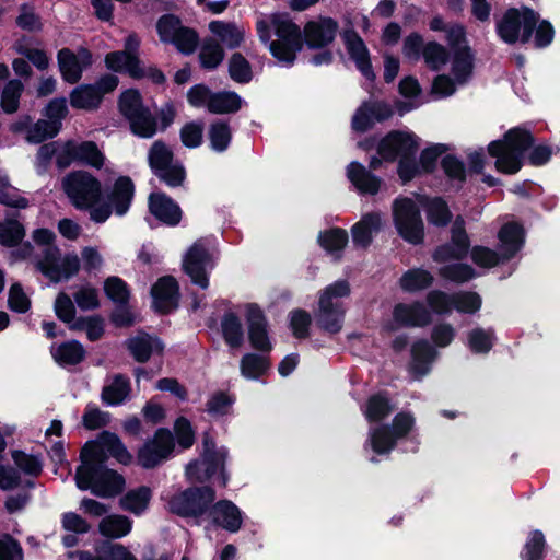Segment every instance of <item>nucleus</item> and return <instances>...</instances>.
<instances>
[{
    "label": "nucleus",
    "mask_w": 560,
    "mask_h": 560,
    "mask_svg": "<svg viewBox=\"0 0 560 560\" xmlns=\"http://www.w3.org/2000/svg\"><path fill=\"white\" fill-rule=\"evenodd\" d=\"M107 456L127 465L132 460L121 440L114 433L103 432L95 441L88 442L81 451V465L77 469L75 482L80 490H90L102 498H112L121 492L125 480L115 470L104 465Z\"/></svg>",
    "instance_id": "nucleus-1"
},
{
    "label": "nucleus",
    "mask_w": 560,
    "mask_h": 560,
    "mask_svg": "<svg viewBox=\"0 0 560 560\" xmlns=\"http://www.w3.org/2000/svg\"><path fill=\"white\" fill-rule=\"evenodd\" d=\"M256 33L271 55L285 66L294 62L303 47L301 30L287 13L259 14Z\"/></svg>",
    "instance_id": "nucleus-2"
},
{
    "label": "nucleus",
    "mask_w": 560,
    "mask_h": 560,
    "mask_svg": "<svg viewBox=\"0 0 560 560\" xmlns=\"http://www.w3.org/2000/svg\"><path fill=\"white\" fill-rule=\"evenodd\" d=\"M62 189L75 209L90 211L92 221L104 223L110 217V207L101 203L102 183L90 172L74 171L67 174L62 178Z\"/></svg>",
    "instance_id": "nucleus-3"
},
{
    "label": "nucleus",
    "mask_w": 560,
    "mask_h": 560,
    "mask_svg": "<svg viewBox=\"0 0 560 560\" xmlns=\"http://www.w3.org/2000/svg\"><path fill=\"white\" fill-rule=\"evenodd\" d=\"M420 145V139L408 130L392 131L377 145V156L370 160V167L377 170L382 161L398 160V175L404 182L419 175V166L413 156Z\"/></svg>",
    "instance_id": "nucleus-4"
},
{
    "label": "nucleus",
    "mask_w": 560,
    "mask_h": 560,
    "mask_svg": "<svg viewBox=\"0 0 560 560\" xmlns=\"http://www.w3.org/2000/svg\"><path fill=\"white\" fill-rule=\"evenodd\" d=\"M530 133L522 128L509 130L502 140L489 143L488 152L495 158L499 172L514 174L521 170L524 152L532 145Z\"/></svg>",
    "instance_id": "nucleus-5"
},
{
    "label": "nucleus",
    "mask_w": 560,
    "mask_h": 560,
    "mask_svg": "<svg viewBox=\"0 0 560 560\" xmlns=\"http://www.w3.org/2000/svg\"><path fill=\"white\" fill-rule=\"evenodd\" d=\"M229 452L225 447H215L213 440L203 438V452L199 459L190 462L186 466V477L189 481L201 482L210 478H217L222 487L228 482L224 464Z\"/></svg>",
    "instance_id": "nucleus-6"
},
{
    "label": "nucleus",
    "mask_w": 560,
    "mask_h": 560,
    "mask_svg": "<svg viewBox=\"0 0 560 560\" xmlns=\"http://www.w3.org/2000/svg\"><path fill=\"white\" fill-rule=\"evenodd\" d=\"M416 428V418L411 412H398L392 425H372L369 430L366 446L377 455L388 454L398 440L408 436Z\"/></svg>",
    "instance_id": "nucleus-7"
},
{
    "label": "nucleus",
    "mask_w": 560,
    "mask_h": 560,
    "mask_svg": "<svg viewBox=\"0 0 560 560\" xmlns=\"http://www.w3.org/2000/svg\"><path fill=\"white\" fill-rule=\"evenodd\" d=\"M537 22V14L528 8L510 9L497 22V32L508 44L526 43Z\"/></svg>",
    "instance_id": "nucleus-8"
},
{
    "label": "nucleus",
    "mask_w": 560,
    "mask_h": 560,
    "mask_svg": "<svg viewBox=\"0 0 560 560\" xmlns=\"http://www.w3.org/2000/svg\"><path fill=\"white\" fill-rule=\"evenodd\" d=\"M393 219L398 234L408 243L420 244L424 237V224L417 202L398 198L393 205Z\"/></svg>",
    "instance_id": "nucleus-9"
},
{
    "label": "nucleus",
    "mask_w": 560,
    "mask_h": 560,
    "mask_svg": "<svg viewBox=\"0 0 560 560\" xmlns=\"http://www.w3.org/2000/svg\"><path fill=\"white\" fill-rule=\"evenodd\" d=\"M119 109L129 120L135 135L151 138L156 131V122L152 114L143 107L140 94L135 90L125 91L119 98Z\"/></svg>",
    "instance_id": "nucleus-10"
},
{
    "label": "nucleus",
    "mask_w": 560,
    "mask_h": 560,
    "mask_svg": "<svg viewBox=\"0 0 560 560\" xmlns=\"http://www.w3.org/2000/svg\"><path fill=\"white\" fill-rule=\"evenodd\" d=\"M68 114L67 101L65 97L51 100L44 110L45 119H39L28 130L26 141L30 143H40L46 139L54 138L59 133L62 127V120Z\"/></svg>",
    "instance_id": "nucleus-11"
},
{
    "label": "nucleus",
    "mask_w": 560,
    "mask_h": 560,
    "mask_svg": "<svg viewBox=\"0 0 560 560\" xmlns=\"http://www.w3.org/2000/svg\"><path fill=\"white\" fill-rule=\"evenodd\" d=\"M175 439L168 429L161 428L139 448L138 463L143 468H154L173 456Z\"/></svg>",
    "instance_id": "nucleus-12"
},
{
    "label": "nucleus",
    "mask_w": 560,
    "mask_h": 560,
    "mask_svg": "<svg viewBox=\"0 0 560 560\" xmlns=\"http://www.w3.org/2000/svg\"><path fill=\"white\" fill-rule=\"evenodd\" d=\"M38 270L54 282L67 280L80 269V258L75 254L61 255L57 246L44 250V256L37 261Z\"/></svg>",
    "instance_id": "nucleus-13"
},
{
    "label": "nucleus",
    "mask_w": 560,
    "mask_h": 560,
    "mask_svg": "<svg viewBox=\"0 0 560 560\" xmlns=\"http://www.w3.org/2000/svg\"><path fill=\"white\" fill-rule=\"evenodd\" d=\"M215 493L209 487L190 488L175 494L168 501V509L180 516L197 517L209 510Z\"/></svg>",
    "instance_id": "nucleus-14"
},
{
    "label": "nucleus",
    "mask_w": 560,
    "mask_h": 560,
    "mask_svg": "<svg viewBox=\"0 0 560 560\" xmlns=\"http://www.w3.org/2000/svg\"><path fill=\"white\" fill-rule=\"evenodd\" d=\"M57 162L62 167L79 162L100 170L106 165V156L93 141H69L58 152Z\"/></svg>",
    "instance_id": "nucleus-15"
},
{
    "label": "nucleus",
    "mask_w": 560,
    "mask_h": 560,
    "mask_svg": "<svg viewBox=\"0 0 560 560\" xmlns=\"http://www.w3.org/2000/svg\"><path fill=\"white\" fill-rule=\"evenodd\" d=\"M183 268L195 284L208 288V275L213 268V250L205 242H196L186 253Z\"/></svg>",
    "instance_id": "nucleus-16"
},
{
    "label": "nucleus",
    "mask_w": 560,
    "mask_h": 560,
    "mask_svg": "<svg viewBox=\"0 0 560 560\" xmlns=\"http://www.w3.org/2000/svg\"><path fill=\"white\" fill-rule=\"evenodd\" d=\"M149 163L153 172L168 186H179L185 179V171L173 163L172 151L162 142H154L149 151Z\"/></svg>",
    "instance_id": "nucleus-17"
},
{
    "label": "nucleus",
    "mask_w": 560,
    "mask_h": 560,
    "mask_svg": "<svg viewBox=\"0 0 560 560\" xmlns=\"http://www.w3.org/2000/svg\"><path fill=\"white\" fill-rule=\"evenodd\" d=\"M139 45L138 36L130 34L125 40L122 51H113L105 56L106 67L115 72H126L132 78H142L145 72L137 55Z\"/></svg>",
    "instance_id": "nucleus-18"
},
{
    "label": "nucleus",
    "mask_w": 560,
    "mask_h": 560,
    "mask_svg": "<svg viewBox=\"0 0 560 560\" xmlns=\"http://www.w3.org/2000/svg\"><path fill=\"white\" fill-rule=\"evenodd\" d=\"M244 315L247 322L248 339L252 347L262 353L270 352L272 343L261 308L256 304H246L244 306Z\"/></svg>",
    "instance_id": "nucleus-19"
},
{
    "label": "nucleus",
    "mask_w": 560,
    "mask_h": 560,
    "mask_svg": "<svg viewBox=\"0 0 560 560\" xmlns=\"http://www.w3.org/2000/svg\"><path fill=\"white\" fill-rule=\"evenodd\" d=\"M469 248V238L464 229V222L457 219L452 226V240L450 244L438 247L433 254V260L446 265L452 260L463 259Z\"/></svg>",
    "instance_id": "nucleus-20"
},
{
    "label": "nucleus",
    "mask_w": 560,
    "mask_h": 560,
    "mask_svg": "<svg viewBox=\"0 0 560 560\" xmlns=\"http://www.w3.org/2000/svg\"><path fill=\"white\" fill-rule=\"evenodd\" d=\"M58 67L62 79L70 83H77L83 70H85L92 62V56L86 49H80L77 54L68 48L59 50Z\"/></svg>",
    "instance_id": "nucleus-21"
},
{
    "label": "nucleus",
    "mask_w": 560,
    "mask_h": 560,
    "mask_svg": "<svg viewBox=\"0 0 560 560\" xmlns=\"http://www.w3.org/2000/svg\"><path fill=\"white\" fill-rule=\"evenodd\" d=\"M211 522L229 533H237L244 520L241 509L230 500H221L209 509Z\"/></svg>",
    "instance_id": "nucleus-22"
},
{
    "label": "nucleus",
    "mask_w": 560,
    "mask_h": 560,
    "mask_svg": "<svg viewBox=\"0 0 560 560\" xmlns=\"http://www.w3.org/2000/svg\"><path fill=\"white\" fill-rule=\"evenodd\" d=\"M393 114L390 106L381 101L370 100L364 102L352 118V128L357 131H365L375 122L389 118Z\"/></svg>",
    "instance_id": "nucleus-23"
},
{
    "label": "nucleus",
    "mask_w": 560,
    "mask_h": 560,
    "mask_svg": "<svg viewBox=\"0 0 560 560\" xmlns=\"http://www.w3.org/2000/svg\"><path fill=\"white\" fill-rule=\"evenodd\" d=\"M338 23L331 18L319 16L304 26V37L308 47L319 48L330 44L337 34Z\"/></svg>",
    "instance_id": "nucleus-24"
},
{
    "label": "nucleus",
    "mask_w": 560,
    "mask_h": 560,
    "mask_svg": "<svg viewBox=\"0 0 560 560\" xmlns=\"http://www.w3.org/2000/svg\"><path fill=\"white\" fill-rule=\"evenodd\" d=\"M209 31L213 39L228 49L241 47L247 37L244 25L232 21H212L209 23Z\"/></svg>",
    "instance_id": "nucleus-25"
},
{
    "label": "nucleus",
    "mask_w": 560,
    "mask_h": 560,
    "mask_svg": "<svg viewBox=\"0 0 560 560\" xmlns=\"http://www.w3.org/2000/svg\"><path fill=\"white\" fill-rule=\"evenodd\" d=\"M152 305L155 311L167 313L178 303V285L173 277L160 278L151 289Z\"/></svg>",
    "instance_id": "nucleus-26"
},
{
    "label": "nucleus",
    "mask_w": 560,
    "mask_h": 560,
    "mask_svg": "<svg viewBox=\"0 0 560 560\" xmlns=\"http://www.w3.org/2000/svg\"><path fill=\"white\" fill-rule=\"evenodd\" d=\"M393 318L396 326L423 327L432 322L430 311L420 302L397 304L393 311Z\"/></svg>",
    "instance_id": "nucleus-27"
},
{
    "label": "nucleus",
    "mask_w": 560,
    "mask_h": 560,
    "mask_svg": "<svg viewBox=\"0 0 560 560\" xmlns=\"http://www.w3.org/2000/svg\"><path fill=\"white\" fill-rule=\"evenodd\" d=\"M346 175L362 195H376L381 190L382 179L359 162H351L346 168Z\"/></svg>",
    "instance_id": "nucleus-28"
},
{
    "label": "nucleus",
    "mask_w": 560,
    "mask_h": 560,
    "mask_svg": "<svg viewBox=\"0 0 560 560\" xmlns=\"http://www.w3.org/2000/svg\"><path fill=\"white\" fill-rule=\"evenodd\" d=\"M347 51L350 58L355 62L357 68L368 79L374 78V72L370 61V54L363 39L353 31H346L342 35Z\"/></svg>",
    "instance_id": "nucleus-29"
},
{
    "label": "nucleus",
    "mask_w": 560,
    "mask_h": 560,
    "mask_svg": "<svg viewBox=\"0 0 560 560\" xmlns=\"http://www.w3.org/2000/svg\"><path fill=\"white\" fill-rule=\"evenodd\" d=\"M438 357L436 350L427 341L419 340L411 349V361L409 372L413 378L420 380L425 376Z\"/></svg>",
    "instance_id": "nucleus-30"
},
{
    "label": "nucleus",
    "mask_w": 560,
    "mask_h": 560,
    "mask_svg": "<svg viewBox=\"0 0 560 560\" xmlns=\"http://www.w3.org/2000/svg\"><path fill=\"white\" fill-rule=\"evenodd\" d=\"M499 250L503 259L510 260L524 245V229L516 222L505 223L498 233Z\"/></svg>",
    "instance_id": "nucleus-31"
},
{
    "label": "nucleus",
    "mask_w": 560,
    "mask_h": 560,
    "mask_svg": "<svg viewBox=\"0 0 560 560\" xmlns=\"http://www.w3.org/2000/svg\"><path fill=\"white\" fill-rule=\"evenodd\" d=\"M149 208L158 220L168 225H176L182 217L179 207L162 192L150 195Z\"/></svg>",
    "instance_id": "nucleus-32"
},
{
    "label": "nucleus",
    "mask_w": 560,
    "mask_h": 560,
    "mask_svg": "<svg viewBox=\"0 0 560 560\" xmlns=\"http://www.w3.org/2000/svg\"><path fill=\"white\" fill-rule=\"evenodd\" d=\"M131 384L121 374L108 376L102 389L101 398L108 406H118L130 398Z\"/></svg>",
    "instance_id": "nucleus-33"
},
{
    "label": "nucleus",
    "mask_w": 560,
    "mask_h": 560,
    "mask_svg": "<svg viewBox=\"0 0 560 560\" xmlns=\"http://www.w3.org/2000/svg\"><path fill=\"white\" fill-rule=\"evenodd\" d=\"M382 225V217L380 213H368L357 222L351 230L352 241L355 246L368 247Z\"/></svg>",
    "instance_id": "nucleus-34"
},
{
    "label": "nucleus",
    "mask_w": 560,
    "mask_h": 560,
    "mask_svg": "<svg viewBox=\"0 0 560 560\" xmlns=\"http://www.w3.org/2000/svg\"><path fill=\"white\" fill-rule=\"evenodd\" d=\"M135 187L132 180L127 176H120L113 185L109 201L117 215H124L129 210L133 198Z\"/></svg>",
    "instance_id": "nucleus-35"
},
{
    "label": "nucleus",
    "mask_w": 560,
    "mask_h": 560,
    "mask_svg": "<svg viewBox=\"0 0 560 560\" xmlns=\"http://www.w3.org/2000/svg\"><path fill=\"white\" fill-rule=\"evenodd\" d=\"M346 311V308H334L331 305L317 304L314 312L316 325L329 334H337L342 329Z\"/></svg>",
    "instance_id": "nucleus-36"
},
{
    "label": "nucleus",
    "mask_w": 560,
    "mask_h": 560,
    "mask_svg": "<svg viewBox=\"0 0 560 560\" xmlns=\"http://www.w3.org/2000/svg\"><path fill=\"white\" fill-rule=\"evenodd\" d=\"M351 294V285L349 281L337 280L318 292V305H326L336 308H346L343 299Z\"/></svg>",
    "instance_id": "nucleus-37"
},
{
    "label": "nucleus",
    "mask_w": 560,
    "mask_h": 560,
    "mask_svg": "<svg viewBox=\"0 0 560 560\" xmlns=\"http://www.w3.org/2000/svg\"><path fill=\"white\" fill-rule=\"evenodd\" d=\"M128 349L137 361L145 362L153 353H160L163 345L155 337L139 334L128 340Z\"/></svg>",
    "instance_id": "nucleus-38"
},
{
    "label": "nucleus",
    "mask_w": 560,
    "mask_h": 560,
    "mask_svg": "<svg viewBox=\"0 0 560 560\" xmlns=\"http://www.w3.org/2000/svg\"><path fill=\"white\" fill-rule=\"evenodd\" d=\"M102 101L100 91L91 84H82L70 93V104L73 108L92 110L98 107Z\"/></svg>",
    "instance_id": "nucleus-39"
},
{
    "label": "nucleus",
    "mask_w": 560,
    "mask_h": 560,
    "mask_svg": "<svg viewBox=\"0 0 560 560\" xmlns=\"http://www.w3.org/2000/svg\"><path fill=\"white\" fill-rule=\"evenodd\" d=\"M474 57L468 47L454 51L451 72L458 85H464L472 75Z\"/></svg>",
    "instance_id": "nucleus-40"
},
{
    "label": "nucleus",
    "mask_w": 560,
    "mask_h": 560,
    "mask_svg": "<svg viewBox=\"0 0 560 560\" xmlns=\"http://www.w3.org/2000/svg\"><path fill=\"white\" fill-rule=\"evenodd\" d=\"M244 100L233 91L212 92L209 112L213 114H231L241 109Z\"/></svg>",
    "instance_id": "nucleus-41"
},
{
    "label": "nucleus",
    "mask_w": 560,
    "mask_h": 560,
    "mask_svg": "<svg viewBox=\"0 0 560 560\" xmlns=\"http://www.w3.org/2000/svg\"><path fill=\"white\" fill-rule=\"evenodd\" d=\"M131 528L132 522L127 516L118 514L105 516L98 524L101 535L114 539L127 536Z\"/></svg>",
    "instance_id": "nucleus-42"
},
{
    "label": "nucleus",
    "mask_w": 560,
    "mask_h": 560,
    "mask_svg": "<svg viewBox=\"0 0 560 560\" xmlns=\"http://www.w3.org/2000/svg\"><path fill=\"white\" fill-rule=\"evenodd\" d=\"M270 369V362L265 353H246L240 362V370L243 377L258 380Z\"/></svg>",
    "instance_id": "nucleus-43"
},
{
    "label": "nucleus",
    "mask_w": 560,
    "mask_h": 560,
    "mask_svg": "<svg viewBox=\"0 0 560 560\" xmlns=\"http://www.w3.org/2000/svg\"><path fill=\"white\" fill-rule=\"evenodd\" d=\"M317 241L327 254L339 257L348 243V233L346 230L332 228L320 232Z\"/></svg>",
    "instance_id": "nucleus-44"
},
{
    "label": "nucleus",
    "mask_w": 560,
    "mask_h": 560,
    "mask_svg": "<svg viewBox=\"0 0 560 560\" xmlns=\"http://www.w3.org/2000/svg\"><path fill=\"white\" fill-rule=\"evenodd\" d=\"M51 354L58 364L73 365L83 360L85 351L81 343L72 340L58 346H52Z\"/></svg>",
    "instance_id": "nucleus-45"
},
{
    "label": "nucleus",
    "mask_w": 560,
    "mask_h": 560,
    "mask_svg": "<svg viewBox=\"0 0 560 560\" xmlns=\"http://www.w3.org/2000/svg\"><path fill=\"white\" fill-rule=\"evenodd\" d=\"M151 497V489L143 486L138 489L128 491L120 499V506L125 511L140 515L148 509Z\"/></svg>",
    "instance_id": "nucleus-46"
},
{
    "label": "nucleus",
    "mask_w": 560,
    "mask_h": 560,
    "mask_svg": "<svg viewBox=\"0 0 560 560\" xmlns=\"http://www.w3.org/2000/svg\"><path fill=\"white\" fill-rule=\"evenodd\" d=\"M224 341L231 348H240L244 342V331L240 317L232 312L224 314L221 320Z\"/></svg>",
    "instance_id": "nucleus-47"
},
{
    "label": "nucleus",
    "mask_w": 560,
    "mask_h": 560,
    "mask_svg": "<svg viewBox=\"0 0 560 560\" xmlns=\"http://www.w3.org/2000/svg\"><path fill=\"white\" fill-rule=\"evenodd\" d=\"M433 276L422 268H415L406 271L399 280L400 287L407 292H418L429 288L433 283Z\"/></svg>",
    "instance_id": "nucleus-48"
},
{
    "label": "nucleus",
    "mask_w": 560,
    "mask_h": 560,
    "mask_svg": "<svg viewBox=\"0 0 560 560\" xmlns=\"http://www.w3.org/2000/svg\"><path fill=\"white\" fill-rule=\"evenodd\" d=\"M495 341L494 330L491 328L476 327L467 335V346L471 352L478 354L488 353Z\"/></svg>",
    "instance_id": "nucleus-49"
},
{
    "label": "nucleus",
    "mask_w": 560,
    "mask_h": 560,
    "mask_svg": "<svg viewBox=\"0 0 560 560\" xmlns=\"http://www.w3.org/2000/svg\"><path fill=\"white\" fill-rule=\"evenodd\" d=\"M78 560H138L137 557L124 545L112 544L102 556H94L89 551H80L75 553Z\"/></svg>",
    "instance_id": "nucleus-50"
},
{
    "label": "nucleus",
    "mask_w": 560,
    "mask_h": 560,
    "mask_svg": "<svg viewBox=\"0 0 560 560\" xmlns=\"http://www.w3.org/2000/svg\"><path fill=\"white\" fill-rule=\"evenodd\" d=\"M425 301L431 315H450L454 311V293L448 294L442 290H431Z\"/></svg>",
    "instance_id": "nucleus-51"
},
{
    "label": "nucleus",
    "mask_w": 560,
    "mask_h": 560,
    "mask_svg": "<svg viewBox=\"0 0 560 560\" xmlns=\"http://www.w3.org/2000/svg\"><path fill=\"white\" fill-rule=\"evenodd\" d=\"M223 47L213 38L206 39L199 52L200 63L205 69L217 68L224 59Z\"/></svg>",
    "instance_id": "nucleus-52"
},
{
    "label": "nucleus",
    "mask_w": 560,
    "mask_h": 560,
    "mask_svg": "<svg viewBox=\"0 0 560 560\" xmlns=\"http://www.w3.org/2000/svg\"><path fill=\"white\" fill-rule=\"evenodd\" d=\"M392 410L393 408L388 398L382 394H377L370 397L363 412L368 421L372 423L383 420Z\"/></svg>",
    "instance_id": "nucleus-53"
},
{
    "label": "nucleus",
    "mask_w": 560,
    "mask_h": 560,
    "mask_svg": "<svg viewBox=\"0 0 560 560\" xmlns=\"http://www.w3.org/2000/svg\"><path fill=\"white\" fill-rule=\"evenodd\" d=\"M24 226L15 219L0 222V245L14 247L24 238Z\"/></svg>",
    "instance_id": "nucleus-54"
},
{
    "label": "nucleus",
    "mask_w": 560,
    "mask_h": 560,
    "mask_svg": "<svg viewBox=\"0 0 560 560\" xmlns=\"http://www.w3.org/2000/svg\"><path fill=\"white\" fill-rule=\"evenodd\" d=\"M229 73L237 83H248L253 78L252 67L240 52H234L229 60Z\"/></svg>",
    "instance_id": "nucleus-55"
},
{
    "label": "nucleus",
    "mask_w": 560,
    "mask_h": 560,
    "mask_svg": "<svg viewBox=\"0 0 560 560\" xmlns=\"http://www.w3.org/2000/svg\"><path fill=\"white\" fill-rule=\"evenodd\" d=\"M439 275L456 283H463L476 277L472 267L466 264H446L439 269Z\"/></svg>",
    "instance_id": "nucleus-56"
},
{
    "label": "nucleus",
    "mask_w": 560,
    "mask_h": 560,
    "mask_svg": "<svg viewBox=\"0 0 560 560\" xmlns=\"http://www.w3.org/2000/svg\"><path fill=\"white\" fill-rule=\"evenodd\" d=\"M482 305L480 295L471 291L454 293V310L460 314H475Z\"/></svg>",
    "instance_id": "nucleus-57"
},
{
    "label": "nucleus",
    "mask_w": 560,
    "mask_h": 560,
    "mask_svg": "<svg viewBox=\"0 0 560 560\" xmlns=\"http://www.w3.org/2000/svg\"><path fill=\"white\" fill-rule=\"evenodd\" d=\"M422 57L430 69L439 70L447 62L448 52L443 45L429 42L424 45Z\"/></svg>",
    "instance_id": "nucleus-58"
},
{
    "label": "nucleus",
    "mask_w": 560,
    "mask_h": 560,
    "mask_svg": "<svg viewBox=\"0 0 560 560\" xmlns=\"http://www.w3.org/2000/svg\"><path fill=\"white\" fill-rule=\"evenodd\" d=\"M232 133L230 126L222 121L212 124L209 128V140L211 149L217 152H223L231 142Z\"/></svg>",
    "instance_id": "nucleus-59"
},
{
    "label": "nucleus",
    "mask_w": 560,
    "mask_h": 560,
    "mask_svg": "<svg viewBox=\"0 0 560 560\" xmlns=\"http://www.w3.org/2000/svg\"><path fill=\"white\" fill-rule=\"evenodd\" d=\"M451 212L447 205L441 198H433L427 202V218L431 224L436 226L446 225L451 220Z\"/></svg>",
    "instance_id": "nucleus-60"
},
{
    "label": "nucleus",
    "mask_w": 560,
    "mask_h": 560,
    "mask_svg": "<svg viewBox=\"0 0 560 560\" xmlns=\"http://www.w3.org/2000/svg\"><path fill=\"white\" fill-rule=\"evenodd\" d=\"M446 150L447 147L441 143L431 144L422 150L419 162H417L419 174L432 172L436 166L439 158H441Z\"/></svg>",
    "instance_id": "nucleus-61"
},
{
    "label": "nucleus",
    "mask_w": 560,
    "mask_h": 560,
    "mask_svg": "<svg viewBox=\"0 0 560 560\" xmlns=\"http://www.w3.org/2000/svg\"><path fill=\"white\" fill-rule=\"evenodd\" d=\"M470 256L471 260L482 268H491L508 260L503 259L501 250L497 253L485 246L472 247Z\"/></svg>",
    "instance_id": "nucleus-62"
},
{
    "label": "nucleus",
    "mask_w": 560,
    "mask_h": 560,
    "mask_svg": "<svg viewBox=\"0 0 560 560\" xmlns=\"http://www.w3.org/2000/svg\"><path fill=\"white\" fill-rule=\"evenodd\" d=\"M104 291L109 300L122 305L129 300V290L127 284L118 277H109L104 282Z\"/></svg>",
    "instance_id": "nucleus-63"
},
{
    "label": "nucleus",
    "mask_w": 560,
    "mask_h": 560,
    "mask_svg": "<svg viewBox=\"0 0 560 560\" xmlns=\"http://www.w3.org/2000/svg\"><path fill=\"white\" fill-rule=\"evenodd\" d=\"M545 549V537L541 532L534 530L529 534L528 539L522 552L523 560H540Z\"/></svg>",
    "instance_id": "nucleus-64"
}]
</instances>
